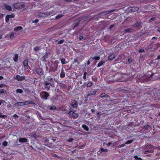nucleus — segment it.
<instances>
[{
  "label": "nucleus",
  "mask_w": 160,
  "mask_h": 160,
  "mask_svg": "<svg viewBox=\"0 0 160 160\" xmlns=\"http://www.w3.org/2000/svg\"><path fill=\"white\" fill-rule=\"evenodd\" d=\"M13 6L15 8L19 9L24 7L25 5L23 3L17 2L14 3L13 4Z\"/></svg>",
  "instance_id": "obj_1"
},
{
  "label": "nucleus",
  "mask_w": 160,
  "mask_h": 160,
  "mask_svg": "<svg viewBox=\"0 0 160 160\" xmlns=\"http://www.w3.org/2000/svg\"><path fill=\"white\" fill-rule=\"evenodd\" d=\"M43 84L45 88L47 90H49L50 88V86H52L51 83L47 81H44Z\"/></svg>",
  "instance_id": "obj_2"
},
{
  "label": "nucleus",
  "mask_w": 160,
  "mask_h": 160,
  "mask_svg": "<svg viewBox=\"0 0 160 160\" xmlns=\"http://www.w3.org/2000/svg\"><path fill=\"white\" fill-rule=\"evenodd\" d=\"M69 115L72 117L76 118L78 117V114L75 113L74 111H71L69 112Z\"/></svg>",
  "instance_id": "obj_3"
},
{
  "label": "nucleus",
  "mask_w": 160,
  "mask_h": 160,
  "mask_svg": "<svg viewBox=\"0 0 160 160\" xmlns=\"http://www.w3.org/2000/svg\"><path fill=\"white\" fill-rule=\"evenodd\" d=\"M15 79L18 81H21L24 80L25 79L24 76H20L19 75H17L15 78H14Z\"/></svg>",
  "instance_id": "obj_4"
},
{
  "label": "nucleus",
  "mask_w": 160,
  "mask_h": 160,
  "mask_svg": "<svg viewBox=\"0 0 160 160\" xmlns=\"http://www.w3.org/2000/svg\"><path fill=\"white\" fill-rule=\"evenodd\" d=\"M2 7L3 9H5L8 11H11L12 10L11 7L8 5L5 4L3 5Z\"/></svg>",
  "instance_id": "obj_5"
},
{
  "label": "nucleus",
  "mask_w": 160,
  "mask_h": 160,
  "mask_svg": "<svg viewBox=\"0 0 160 160\" xmlns=\"http://www.w3.org/2000/svg\"><path fill=\"white\" fill-rule=\"evenodd\" d=\"M37 72L38 74L40 76L42 75L43 74V71L40 68H38L37 70Z\"/></svg>",
  "instance_id": "obj_6"
},
{
  "label": "nucleus",
  "mask_w": 160,
  "mask_h": 160,
  "mask_svg": "<svg viewBox=\"0 0 160 160\" xmlns=\"http://www.w3.org/2000/svg\"><path fill=\"white\" fill-rule=\"evenodd\" d=\"M71 105L74 108H76L78 105L77 102L75 100H72L71 101Z\"/></svg>",
  "instance_id": "obj_7"
},
{
  "label": "nucleus",
  "mask_w": 160,
  "mask_h": 160,
  "mask_svg": "<svg viewBox=\"0 0 160 160\" xmlns=\"http://www.w3.org/2000/svg\"><path fill=\"white\" fill-rule=\"evenodd\" d=\"M139 8L137 7H133L130 8L129 10L131 12H135L138 10Z\"/></svg>",
  "instance_id": "obj_8"
},
{
  "label": "nucleus",
  "mask_w": 160,
  "mask_h": 160,
  "mask_svg": "<svg viewBox=\"0 0 160 160\" xmlns=\"http://www.w3.org/2000/svg\"><path fill=\"white\" fill-rule=\"evenodd\" d=\"M14 107H18L20 106H23V102H17L14 104Z\"/></svg>",
  "instance_id": "obj_9"
},
{
  "label": "nucleus",
  "mask_w": 160,
  "mask_h": 160,
  "mask_svg": "<svg viewBox=\"0 0 160 160\" xmlns=\"http://www.w3.org/2000/svg\"><path fill=\"white\" fill-rule=\"evenodd\" d=\"M43 95L42 97L44 98L47 99V98L49 96L48 93L47 92H43Z\"/></svg>",
  "instance_id": "obj_10"
},
{
  "label": "nucleus",
  "mask_w": 160,
  "mask_h": 160,
  "mask_svg": "<svg viewBox=\"0 0 160 160\" xmlns=\"http://www.w3.org/2000/svg\"><path fill=\"white\" fill-rule=\"evenodd\" d=\"M22 29L21 26H18L14 28V30L15 31H18Z\"/></svg>",
  "instance_id": "obj_11"
},
{
  "label": "nucleus",
  "mask_w": 160,
  "mask_h": 160,
  "mask_svg": "<svg viewBox=\"0 0 160 160\" xmlns=\"http://www.w3.org/2000/svg\"><path fill=\"white\" fill-rule=\"evenodd\" d=\"M48 54H46L41 59V60L43 61H45L46 58H48Z\"/></svg>",
  "instance_id": "obj_12"
},
{
  "label": "nucleus",
  "mask_w": 160,
  "mask_h": 160,
  "mask_svg": "<svg viewBox=\"0 0 160 160\" xmlns=\"http://www.w3.org/2000/svg\"><path fill=\"white\" fill-rule=\"evenodd\" d=\"M19 142H27V140L25 138H21L19 139Z\"/></svg>",
  "instance_id": "obj_13"
},
{
  "label": "nucleus",
  "mask_w": 160,
  "mask_h": 160,
  "mask_svg": "<svg viewBox=\"0 0 160 160\" xmlns=\"http://www.w3.org/2000/svg\"><path fill=\"white\" fill-rule=\"evenodd\" d=\"M97 90H94L91 93L88 94L87 95V97H88L90 95H94L96 94L97 92Z\"/></svg>",
  "instance_id": "obj_14"
},
{
  "label": "nucleus",
  "mask_w": 160,
  "mask_h": 160,
  "mask_svg": "<svg viewBox=\"0 0 160 160\" xmlns=\"http://www.w3.org/2000/svg\"><path fill=\"white\" fill-rule=\"evenodd\" d=\"M23 65L25 67H29V66L28 65V62L27 60L26 59L24 61Z\"/></svg>",
  "instance_id": "obj_15"
},
{
  "label": "nucleus",
  "mask_w": 160,
  "mask_h": 160,
  "mask_svg": "<svg viewBox=\"0 0 160 160\" xmlns=\"http://www.w3.org/2000/svg\"><path fill=\"white\" fill-rule=\"evenodd\" d=\"M114 58V53H112V54H110L108 57V58L109 60H112Z\"/></svg>",
  "instance_id": "obj_16"
},
{
  "label": "nucleus",
  "mask_w": 160,
  "mask_h": 160,
  "mask_svg": "<svg viewBox=\"0 0 160 160\" xmlns=\"http://www.w3.org/2000/svg\"><path fill=\"white\" fill-rule=\"evenodd\" d=\"M46 81L52 84V83L53 82V78H48Z\"/></svg>",
  "instance_id": "obj_17"
},
{
  "label": "nucleus",
  "mask_w": 160,
  "mask_h": 160,
  "mask_svg": "<svg viewBox=\"0 0 160 160\" xmlns=\"http://www.w3.org/2000/svg\"><path fill=\"white\" fill-rule=\"evenodd\" d=\"M18 55H17V54H15L13 58V59L14 61H15V62L17 61L18 60Z\"/></svg>",
  "instance_id": "obj_18"
},
{
  "label": "nucleus",
  "mask_w": 160,
  "mask_h": 160,
  "mask_svg": "<svg viewBox=\"0 0 160 160\" xmlns=\"http://www.w3.org/2000/svg\"><path fill=\"white\" fill-rule=\"evenodd\" d=\"M105 62L104 61H102L99 62L98 64L97 67H101L102 66L103 64Z\"/></svg>",
  "instance_id": "obj_19"
},
{
  "label": "nucleus",
  "mask_w": 160,
  "mask_h": 160,
  "mask_svg": "<svg viewBox=\"0 0 160 160\" xmlns=\"http://www.w3.org/2000/svg\"><path fill=\"white\" fill-rule=\"evenodd\" d=\"M82 127L86 130L88 131V128L85 125L83 124L82 125Z\"/></svg>",
  "instance_id": "obj_20"
},
{
  "label": "nucleus",
  "mask_w": 160,
  "mask_h": 160,
  "mask_svg": "<svg viewBox=\"0 0 160 160\" xmlns=\"http://www.w3.org/2000/svg\"><path fill=\"white\" fill-rule=\"evenodd\" d=\"M65 76V73L62 71L61 72V73H60V77L62 78H64Z\"/></svg>",
  "instance_id": "obj_21"
},
{
  "label": "nucleus",
  "mask_w": 160,
  "mask_h": 160,
  "mask_svg": "<svg viewBox=\"0 0 160 160\" xmlns=\"http://www.w3.org/2000/svg\"><path fill=\"white\" fill-rule=\"evenodd\" d=\"M16 92L17 93H22V92H23V91L21 89H17V90Z\"/></svg>",
  "instance_id": "obj_22"
},
{
  "label": "nucleus",
  "mask_w": 160,
  "mask_h": 160,
  "mask_svg": "<svg viewBox=\"0 0 160 160\" xmlns=\"http://www.w3.org/2000/svg\"><path fill=\"white\" fill-rule=\"evenodd\" d=\"M65 59L64 58H62L61 59V62L62 64H65L67 62H65Z\"/></svg>",
  "instance_id": "obj_23"
},
{
  "label": "nucleus",
  "mask_w": 160,
  "mask_h": 160,
  "mask_svg": "<svg viewBox=\"0 0 160 160\" xmlns=\"http://www.w3.org/2000/svg\"><path fill=\"white\" fill-rule=\"evenodd\" d=\"M100 58V57L99 56L94 57L92 58V60H93L94 59H95L96 60H98Z\"/></svg>",
  "instance_id": "obj_24"
},
{
  "label": "nucleus",
  "mask_w": 160,
  "mask_h": 160,
  "mask_svg": "<svg viewBox=\"0 0 160 160\" xmlns=\"http://www.w3.org/2000/svg\"><path fill=\"white\" fill-rule=\"evenodd\" d=\"M23 102V105H28L31 103V102L29 101H25L24 102Z\"/></svg>",
  "instance_id": "obj_25"
},
{
  "label": "nucleus",
  "mask_w": 160,
  "mask_h": 160,
  "mask_svg": "<svg viewBox=\"0 0 160 160\" xmlns=\"http://www.w3.org/2000/svg\"><path fill=\"white\" fill-rule=\"evenodd\" d=\"M9 16L7 15L5 19V21L6 22H9Z\"/></svg>",
  "instance_id": "obj_26"
},
{
  "label": "nucleus",
  "mask_w": 160,
  "mask_h": 160,
  "mask_svg": "<svg viewBox=\"0 0 160 160\" xmlns=\"http://www.w3.org/2000/svg\"><path fill=\"white\" fill-rule=\"evenodd\" d=\"M62 16V15H59L56 16V19H58L61 18Z\"/></svg>",
  "instance_id": "obj_27"
},
{
  "label": "nucleus",
  "mask_w": 160,
  "mask_h": 160,
  "mask_svg": "<svg viewBox=\"0 0 160 160\" xmlns=\"http://www.w3.org/2000/svg\"><path fill=\"white\" fill-rule=\"evenodd\" d=\"M132 142H133L132 140H128V141H127L126 142V143H125V144H130V143H132Z\"/></svg>",
  "instance_id": "obj_28"
},
{
  "label": "nucleus",
  "mask_w": 160,
  "mask_h": 160,
  "mask_svg": "<svg viewBox=\"0 0 160 160\" xmlns=\"http://www.w3.org/2000/svg\"><path fill=\"white\" fill-rule=\"evenodd\" d=\"M87 74V73L86 72H85L84 73L83 78L85 79H86Z\"/></svg>",
  "instance_id": "obj_29"
},
{
  "label": "nucleus",
  "mask_w": 160,
  "mask_h": 160,
  "mask_svg": "<svg viewBox=\"0 0 160 160\" xmlns=\"http://www.w3.org/2000/svg\"><path fill=\"white\" fill-rule=\"evenodd\" d=\"M101 151L102 152H106L108 151V150L107 149H104L103 148H101Z\"/></svg>",
  "instance_id": "obj_30"
},
{
  "label": "nucleus",
  "mask_w": 160,
  "mask_h": 160,
  "mask_svg": "<svg viewBox=\"0 0 160 160\" xmlns=\"http://www.w3.org/2000/svg\"><path fill=\"white\" fill-rule=\"evenodd\" d=\"M8 144V142L6 141L2 143V145L4 146H6Z\"/></svg>",
  "instance_id": "obj_31"
},
{
  "label": "nucleus",
  "mask_w": 160,
  "mask_h": 160,
  "mask_svg": "<svg viewBox=\"0 0 160 160\" xmlns=\"http://www.w3.org/2000/svg\"><path fill=\"white\" fill-rule=\"evenodd\" d=\"M134 158L136 159H139L140 160H142V159L140 158H138L137 156H135Z\"/></svg>",
  "instance_id": "obj_32"
},
{
  "label": "nucleus",
  "mask_w": 160,
  "mask_h": 160,
  "mask_svg": "<svg viewBox=\"0 0 160 160\" xmlns=\"http://www.w3.org/2000/svg\"><path fill=\"white\" fill-rule=\"evenodd\" d=\"M55 108H56L55 106H54V105H53V106H51L50 107V109L51 110H53V109H55Z\"/></svg>",
  "instance_id": "obj_33"
},
{
  "label": "nucleus",
  "mask_w": 160,
  "mask_h": 160,
  "mask_svg": "<svg viewBox=\"0 0 160 160\" xmlns=\"http://www.w3.org/2000/svg\"><path fill=\"white\" fill-rule=\"evenodd\" d=\"M92 85V82H89L88 83L87 85V87H91Z\"/></svg>",
  "instance_id": "obj_34"
},
{
  "label": "nucleus",
  "mask_w": 160,
  "mask_h": 160,
  "mask_svg": "<svg viewBox=\"0 0 160 160\" xmlns=\"http://www.w3.org/2000/svg\"><path fill=\"white\" fill-rule=\"evenodd\" d=\"M9 16V18H13L15 17V15L14 14H12L10 15H8Z\"/></svg>",
  "instance_id": "obj_35"
},
{
  "label": "nucleus",
  "mask_w": 160,
  "mask_h": 160,
  "mask_svg": "<svg viewBox=\"0 0 160 160\" xmlns=\"http://www.w3.org/2000/svg\"><path fill=\"white\" fill-rule=\"evenodd\" d=\"M140 25V23H136L134 25V26L135 27H137L138 26H139Z\"/></svg>",
  "instance_id": "obj_36"
},
{
  "label": "nucleus",
  "mask_w": 160,
  "mask_h": 160,
  "mask_svg": "<svg viewBox=\"0 0 160 160\" xmlns=\"http://www.w3.org/2000/svg\"><path fill=\"white\" fill-rule=\"evenodd\" d=\"M14 37V33L13 32L10 35V38L11 39L12 38Z\"/></svg>",
  "instance_id": "obj_37"
},
{
  "label": "nucleus",
  "mask_w": 160,
  "mask_h": 160,
  "mask_svg": "<svg viewBox=\"0 0 160 160\" xmlns=\"http://www.w3.org/2000/svg\"><path fill=\"white\" fill-rule=\"evenodd\" d=\"M59 62L58 61H55V64H56V69H57V66H58V63Z\"/></svg>",
  "instance_id": "obj_38"
},
{
  "label": "nucleus",
  "mask_w": 160,
  "mask_h": 160,
  "mask_svg": "<svg viewBox=\"0 0 160 160\" xmlns=\"http://www.w3.org/2000/svg\"><path fill=\"white\" fill-rule=\"evenodd\" d=\"M155 20V18H151L149 20V22H152L153 21H154Z\"/></svg>",
  "instance_id": "obj_39"
},
{
  "label": "nucleus",
  "mask_w": 160,
  "mask_h": 160,
  "mask_svg": "<svg viewBox=\"0 0 160 160\" xmlns=\"http://www.w3.org/2000/svg\"><path fill=\"white\" fill-rule=\"evenodd\" d=\"M132 61V60L131 59V58H129V59H128V62L129 63H131Z\"/></svg>",
  "instance_id": "obj_40"
},
{
  "label": "nucleus",
  "mask_w": 160,
  "mask_h": 160,
  "mask_svg": "<svg viewBox=\"0 0 160 160\" xmlns=\"http://www.w3.org/2000/svg\"><path fill=\"white\" fill-rule=\"evenodd\" d=\"M64 42V40H61L58 43L60 44H62V43H63Z\"/></svg>",
  "instance_id": "obj_41"
},
{
  "label": "nucleus",
  "mask_w": 160,
  "mask_h": 160,
  "mask_svg": "<svg viewBox=\"0 0 160 160\" xmlns=\"http://www.w3.org/2000/svg\"><path fill=\"white\" fill-rule=\"evenodd\" d=\"M92 60V58H90L89 59L88 61V65H89L90 64V61Z\"/></svg>",
  "instance_id": "obj_42"
},
{
  "label": "nucleus",
  "mask_w": 160,
  "mask_h": 160,
  "mask_svg": "<svg viewBox=\"0 0 160 160\" xmlns=\"http://www.w3.org/2000/svg\"><path fill=\"white\" fill-rule=\"evenodd\" d=\"M7 116L5 115H0V118H4L6 117Z\"/></svg>",
  "instance_id": "obj_43"
},
{
  "label": "nucleus",
  "mask_w": 160,
  "mask_h": 160,
  "mask_svg": "<svg viewBox=\"0 0 160 160\" xmlns=\"http://www.w3.org/2000/svg\"><path fill=\"white\" fill-rule=\"evenodd\" d=\"M39 48L38 47H36L34 48V49L35 51H37L39 50Z\"/></svg>",
  "instance_id": "obj_44"
},
{
  "label": "nucleus",
  "mask_w": 160,
  "mask_h": 160,
  "mask_svg": "<svg viewBox=\"0 0 160 160\" xmlns=\"http://www.w3.org/2000/svg\"><path fill=\"white\" fill-rule=\"evenodd\" d=\"M38 19H36L34 21H33L32 22L33 23H37L38 22Z\"/></svg>",
  "instance_id": "obj_45"
},
{
  "label": "nucleus",
  "mask_w": 160,
  "mask_h": 160,
  "mask_svg": "<svg viewBox=\"0 0 160 160\" xmlns=\"http://www.w3.org/2000/svg\"><path fill=\"white\" fill-rule=\"evenodd\" d=\"M105 96V93H103L101 94V97H103Z\"/></svg>",
  "instance_id": "obj_46"
},
{
  "label": "nucleus",
  "mask_w": 160,
  "mask_h": 160,
  "mask_svg": "<svg viewBox=\"0 0 160 160\" xmlns=\"http://www.w3.org/2000/svg\"><path fill=\"white\" fill-rule=\"evenodd\" d=\"M125 144H121V145H119V148H121V147H124V146H125Z\"/></svg>",
  "instance_id": "obj_47"
},
{
  "label": "nucleus",
  "mask_w": 160,
  "mask_h": 160,
  "mask_svg": "<svg viewBox=\"0 0 160 160\" xmlns=\"http://www.w3.org/2000/svg\"><path fill=\"white\" fill-rule=\"evenodd\" d=\"M73 140V139H72V138H69L68 140V141L69 142H72Z\"/></svg>",
  "instance_id": "obj_48"
},
{
  "label": "nucleus",
  "mask_w": 160,
  "mask_h": 160,
  "mask_svg": "<svg viewBox=\"0 0 160 160\" xmlns=\"http://www.w3.org/2000/svg\"><path fill=\"white\" fill-rule=\"evenodd\" d=\"M83 38V36H80L79 39L80 40H81Z\"/></svg>",
  "instance_id": "obj_49"
},
{
  "label": "nucleus",
  "mask_w": 160,
  "mask_h": 160,
  "mask_svg": "<svg viewBox=\"0 0 160 160\" xmlns=\"http://www.w3.org/2000/svg\"><path fill=\"white\" fill-rule=\"evenodd\" d=\"M3 16V14H0V19L2 18Z\"/></svg>",
  "instance_id": "obj_50"
},
{
  "label": "nucleus",
  "mask_w": 160,
  "mask_h": 160,
  "mask_svg": "<svg viewBox=\"0 0 160 160\" xmlns=\"http://www.w3.org/2000/svg\"><path fill=\"white\" fill-rule=\"evenodd\" d=\"M4 90L3 89L0 90V94L2 93H4Z\"/></svg>",
  "instance_id": "obj_51"
},
{
  "label": "nucleus",
  "mask_w": 160,
  "mask_h": 160,
  "mask_svg": "<svg viewBox=\"0 0 160 160\" xmlns=\"http://www.w3.org/2000/svg\"><path fill=\"white\" fill-rule=\"evenodd\" d=\"M26 67L25 68H27V69H28V71H30V67L29 66V67Z\"/></svg>",
  "instance_id": "obj_52"
},
{
  "label": "nucleus",
  "mask_w": 160,
  "mask_h": 160,
  "mask_svg": "<svg viewBox=\"0 0 160 160\" xmlns=\"http://www.w3.org/2000/svg\"><path fill=\"white\" fill-rule=\"evenodd\" d=\"M125 31L126 32H129L130 31L129 29H127L125 30Z\"/></svg>",
  "instance_id": "obj_53"
},
{
  "label": "nucleus",
  "mask_w": 160,
  "mask_h": 160,
  "mask_svg": "<svg viewBox=\"0 0 160 160\" xmlns=\"http://www.w3.org/2000/svg\"><path fill=\"white\" fill-rule=\"evenodd\" d=\"M4 102L3 100H0V105L1 104Z\"/></svg>",
  "instance_id": "obj_54"
},
{
  "label": "nucleus",
  "mask_w": 160,
  "mask_h": 160,
  "mask_svg": "<svg viewBox=\"0 0 160 160\" xmlns=\"http://www.w3.org/2000/svg\"><path fill=\"white\" fill-rule=\"evenodd\" d=\"M114 27L113 25H111L109 26V28L111 29Z\"/></svg>",
  "instance_id": "obj_55"
},
{
  "label": "nucleus",
  "mask_w": 160,
  "mask_h": 160,
  "mask_svg": "<svg viewBox=\"0 0 160 160\" xmlns=\"http://www.w3.org/2000/svg\"><path fill=\"white\" fill-rule=\"evenodd\" d=\"M18 117V116L16 114H14L13 116V117L16 118L17 117Z\"/></svg>",
  "instance_id": "obj_56"
},
{
  "label": "nucleus",
  "mask_w": 160,
  "mask_h": 160,
  "mask_svg": "<svg viewBox=\"0 0 160 160\" xmlns=\"http://www.w3.org/2000/svg\"><path fill=\"white\" fill-rule=\"evenodd\" d=\"M151 150H148V151H146L145 152V153H147V152H151Z\"/></svg>",
  "instance_id": "obj_57"
},
{
  "label": "nucleus",
  "mask_w": 160,
  "mask_h": 160,
  "mask_svg": "<svg viewBox=\"0 0 160 160\" xmlns=\"http://www.w3.org/2000/svg\"><path fill=\"white\" fill-rule=\"evenodd\" d=\"M111 142H109L107 144V145L108 146H110L111 144Z\"/></svg>",
  "instance_id": "obj_58"
},
{
  "label": "nucleus",
  "mask_w": 160,
  "mask_h": 160,
  "mask_svg": "<svg viewBox=\"0 0 160 160\" xmlns=\"http://www.w3.org/2000/svg\"><path fill=\"white\" fill-rule=\"evenodd\" d=\"M157 58L158 59H160V55H158L157 57Z\"/></svg>",
  "instance_id": "obj_59"
},
{
  "label": "nucleus",
  "mask_w": 160,
  "mask_h": 160,
  "mask_svg": "<svg viewBox=\"0 0 160 160\" xmlns=\"http://www.w3.org/2000/svg\"><path fill=\"white\" fill-rule=\"evenodd\" d=\"M91 111L92 112H94L95 110L94 109H92Z\"/></svg>",
  "instance_id": "obj_60"
},
{
  "label": "nucleus",
  "mask_w": 160,
  "mask_h": 160,
  "mask_svg": "<svg viewBox=\"0 0 160 160\" xmlns=\"http://www.w3.org/2000/svg\"><path fill=\"white\" fill-rule=\"evenodd\" d=\"M3 78V77L2 76H0V80H2Z\"/></svg>",
  "instance_id": "obj_61"
},
{
  "label": "nucleus",
  "mask_w": 160,
  "mask_h": 160,
  "mask_svg": "<svg viewBox=\"0 0 160 160\" xmlns=\"http://www.w3.org/2000/svg\"><path fill=\"white\" fill-rule=\"evenodd\" d=\"M158 32L160 31V28H158Z\"/></svg>",
  "instance_id": "obj_62"
},
{
  "label": "nucleus",
  "mask_w": 160,
  "mask_h": 160,
  "mask_svg": "<svg viewBox=\"0 0 160 160\" xmlns=\"http://www.w3.org/2000/svg\"><path fill=\"white\" fill-rule=\"evenodd\" d=\"M143 50H140L139 51V52H142L143 51Z\"/></svg>",
  "instance_id": "obj_63"
},
{
  "label": "nucleus",
  "mask_w": 160,
  "mask_h": 160,
  "mask_svg": "<svg viewBox=\"0 0 160 160\" xmlns=\"http://www.w3.org/2000/svg\"><path fill=\"white\" fill-rule=\"evenodd\" d=\"M2 87V85H0V88Z\"/></svg>",
  "instance_id": "obj_64"
}]
</instances>
